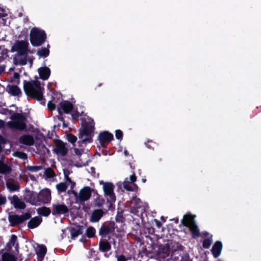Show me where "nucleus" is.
Wrapping results in <instances>:
<instances>
[{
    "label": "nucleus",
    "mask_w": 261,
    "mask_h": 261,
    "mask_svg": "<svg viewBox=\"0 0 261 261\" xmlns=\"http://www.w3.org/2000/svg\"><path fill=\"white\" fill-rule=\"evenodd\" d=\"M17 240V237L15 235H12L11 237V239H10V242H9V243L12 245H14L16 241Z\"/></svg>",
    "instance_id": "37998d69"
},
{
    "label": "nucleus",
    "mask_w": 261,
    "mask_h": 261,
    "mask_svg": "<svg viewBox=\"0 0 261 261\" xmlns=\"http://www.w3.org/2000/svg\"><path fill=\"white\" fill-rule=\"evenodd\" d=\"M30 203L33 205H38L41 202L40 200L39 195L36 192H32L28 198Z\"/></svg>",
    "instance_id": "b1692460"
},
{
    "label": "nucleus",
    "mask_w": 261,
    "mask_h": 261,
    "mask_svg": "<svg viewBox=\"0 0 261 261\" xmlns=\"http://www.w3.org/2000/svg\"><path fill=\"white\" fill-rule=\"evenodd\" d=\"M3 261H15L14 256L9 253H5L2 256Z\"/></svg>",
    "instance_id": "72a5a7b5"
},
{
    "label": "nucleus",
    "mask_w": 261,
    "mask_h": 261,
    "mask_svg": "<svg viewBox=\"0 0 261 261\" xmlns=\"http://www.w3.org/2000/svg\"><path fill=\"white\" fill-rule=\"evenodd\" d=\"M46 173L47 176H48L49 177H52L54 176V175H55V173H54V171L50 169L47 170L46 171Z\"/></svg>",
    "instance_id": "c03bdc74"
},
{
    "label": "nucleus",
    "mask_w": 261,
    "mask_h": 261,
    "mask_svg": "<svg viewBox=\"0 0 261 261\" xmlns=\"http://www.w3.org/2000/svg\"><path fill=\"white\" fill-rule=\"evenodd\" d=\"M130 204L132 207L131 211L134 213L138 212L139 209H141V211H145L147 207L146 203L141 201L139 198L137 197L132 199Z\"/></svg>",
    "instance_id": "9d476101"
},
{
    "label": "nucleus",
    "mask_w": 261,
    "mask_h": 261,
    "mask_svg": "<svg viewBox=\"0 0 261 261\" xmlns=\"http://www.w3.org/2000/svg\"><path fill=\"white\" fill-rule=\"evenodd\" d=\"M80 234V232L79 230H76L75 228H72L71 229V235L72 238H75L78 236Z\"/></svg>",
    "instance_id": "a19ab883"
},
{
    "label": "nucleus",
    "mask_w": 261,
    "mask_h": 261,
    "mask_svg": "<svg viewBox=\"0 0 261 261\" xmlns=\"http://www.w3.org/2000/svg\"><path fill=\"white\" fill-rule=\"evenodd\" d=\"M75 100L74 98L71 99V101L62 100L59 103L57 108L59 114H62V113L65 114L70 113L73 111L75 107Z\"/></svg>",
    "instance_id": "20e7f679"
},
{
    "label": "nucleus",
    "mask_w": 261,
    "mask_h": 261,
    "mask_svg": "<svg viewBox=\"0 0 261 261\" xmlns=\"http://www.w3.org/2000/svg\"><path fill=\"white\" fill-rule=\"evenodd\" d=\"M218 261H221V260H218Z\"/></svg>",
    "instance_id": "680f3d73"
},
{
    "label": "nucleus",
    "mask_w": 261,
    "mask_h": 261,
    "mask_svg": "<svg viewBox=\"0 0 261 261\" xmlns=\"http://www.w3.org/2000/svg\"><path fill=\"white\" fill-rule=\"evenodd\" d=\"M23 90L27 96L40 101V104L43 106L45 105V99L43 97L44 88L41 87L40 81H24Z\"/></svg>",
    "instance_id": "f257e3e1"
},
{
    "label": "nucleus",
    "mask_w": 261,
    "mask_h": 261,
    "mask_svg": "<svg viewBox=\"0 0 261 261\" xmlns=\"http://www.w3.org/2000/svg\"><path fill=\"white\" fill-rule=\"evenodd\" d=\"M124 154L125 156H127L128 155V152L126 150H124Z\"/></svg>",
    "instance_id": "5fc2aeb1"
},
{
    "label": "nucleus",
    "mask_w": 261,
    "mask_h": 261,
    "mask_svg": "<svg viewBox=\"0 0 261 261\" xmlns=\"http://www.w3.org/2000/svg\"><path fill=\"white\" fill-rule=\"evenodd\" d=\"M212 243V242L209 239H205L204 240L203 243V246L205 248H208L210 247Z\"/></svg>",
    "instance_id": "ea45409f"
},
{
    "label": "nucleus",
    "mask_w": 261,
    "mask_h": 261,
    "mask_svg": "<svg viewBox=\"0 0 261 261\" xmlns=\"http://www.w3.org/2000/svg\"><path fill=\"white\" fill-rule=\"evenodd\" d=\"M64 174L66 178V183L61 182L56 186L57 190L60 192L65 191L67 186H70V188L72 189L75 185L74 182H72L71 179L67 175L65 171Z\"/></svg>",
    "instance_id": "4468645a"
},
{
    "label": "nucleus",
    "mask_w": 261,
    "mask_h": 261,
    "mask_svg": "<svg viewBox=\"0 0 261 261\" xmlns=\"http://www.w3.org/2000/svg\"><path fill=\"white\" fill-rule=\"evenodd\" d=\"M14 155L22 159H26L27 158V154L22 152H15L14 153Z\"/></svg>",
    "instance_id": "e433bc0d"
},
{
    "label": "nucleus",
    "mask_w": 261,
    "mask_h": 261,
    "mask_svg": "<svg viewBox=\"0 0 261 261\" xmlns=\"http://www.w3.org/2000/svg\"><path fill=\"white\" fill-rule=\"evenodd\" d=\"M46 253V248L43 245H38L36 248V253L38 256V261H42Z\"/></svg>",
    "instance_id": "412c9836"
},
{
    "label": "nucleus",
    "mask_w": 261,
    "mask_h": 261,
    "mask_svg": "<svg viewBox=\"0 0 261 261\" xmlns=\"http://www.w3.org/2000/svg\"><path fill=\"white\" fill-rule=\"evenodd\" d=\"M4 126V122L0 120V128Z\"/></svg>",
    "instance_id": "864d4df0"
},
{
    "label": "nucleus",
    "mask_w": 261,
    "mask_h": 261,
    "mask_svg": "<svg viewBox=\"0 0 261 261\" xmlns=\"http://www.w3.org/2000/svg\"><path fill=\"white\" fill-rule=\"evenodd\" d=\"M127 259L123 255H120L117 256V261H126Z\"/></svg>",
    "instance_id": "de8ad7c7"
},
{
    "label": "nucleus",
    "mask_w": 261,
    "mask_h": 261,
    "mask_svg": "<svg viewBox=\"0 0 261 261\" xmlns=\"http://www.w3.org/2000/svg\"><path fill=\"white\" fill-rule=\"evenodd\" d=\"M92 189L89 187H85L82 188L79 193L74 192L76 200L77 202L88 200L91 197Z\"/></svg>",
    "instance_id": "6e6552de"
},
{
    "label": "nucleus",
    "mask_w": 261,
    "mask_h": 261,
    "mask_svg": "<svg viewBox=\"0 0 261 261\" xmlns=\"http://www.w3.org/2000/svg\"><path fill=\"white\" fill-rule=\"evenodd\" d=\"M113 139V134L107 131L100 133L98 136V139L102 146H103L105 143L109 142Z\"/></svg>",
    "instance_id": "dca6fc26"
},
{
    "label": "nucleus",
    "mask_w": 261,
    "mask_h": 261,
    "mask_svg": "<svg viewBox=\"0 0 261 261\" xmlns=\"http://www.w3.org/2000/svg\"><path fill=\"white\" fill-rule=\"evenodd\" d=\"M7 187L9 189V190L11 191H15L18 189V186L17 185H14L11 182H8L7 184Z\"/></svg>",
    "instance_id": "f704fd0d"
},
{
    "label": "nucleus",
    "mask_w": 261,
    "mask_h": 261,
    "mask_svg": "<svg viewBox=\"0 0 261 261\" xmlns=\"http://www.w3.org/2000/svg\"><path fill=\"white\" fill-rule=\"evenodd\" d=\"M37 213L40 215L47 216L50 214V210L48 207H42L37 209Z\"/></svg>",
    "instance_id": "c85d7f7f"
},
{
    "label": "nucleus",
    "mask_w": 261,
    "mask_h": 261,
    "mask_svg": "<svg viewBox=\"0 0 261 261\" xmlns=\"http://www.w3.org/2000/svg\"><path fill=\"white\" fill-rule=\"evenodd\" d=\"M6 91L13 96H19L22 94L21 89L17 85H8L7 86Z\"/></svg>",
    "instance_id": "f3484780"
},
{
    "label": "nucleus",
    "mask_w": 261,
    "mask_h": 261,
    "mask_svg": "<svg viewBox=\"0 0 261 261\" xmlns=\"http://www.w3.org/2000/svg\"><path fill=\"white\" fill-rule=\"evenodd\" d=\"M37 54L40 57H47L49 54V49L47 47H42L38 50Z\"/></svg>",
    "instance_id": "7c9ffc66"
},
{
    "label": "nucleus",
    "mask_w": 261,
    "mask_h": 261,
    "mask_svg": "<svg viewBox=\"0 0 261 261\" xmlns=\"http://www.w3.org/2000/svg\"><path fill=\"white\" fill-rule=\"evenodd\" d=\"M99 183L102 186L105 195L106 196L108 202L111 203L115 202L116 198L114 193V187L113 184L109 182H103L102 181H100Z\"/></svg>",
    "instance_id": "39448f33"
},
{
    "label": "nucleus",
    "mask_w": 261,
    "mask_h": 261,
    "mask_svg": "<svg viewBox=\"0 0 261 261\" xmlns=\"http://www.w3.org/2000/svg\"><path fill=\"white\" fill-rule=\"evenodd\" d=\"M30 62L32 63V60H30Z\"/></svg>",
    "instance_id": "bf43d9fd"
},
{
    "label": "nucleus",
    "mask_w": 261,
    "mask_h": 261,
    "mask_svg": "<svg viewBox=\"0 0 261 261\" xmlns=\"http://www.w3.org/2000/svg\"><path fill=\"white\" fill-rule=\"evenodd\" d=\"M222 245L220 242H217L213 247L212 251L215 257L219 256L221 253Z\"/></svg>",
    "instance_id": "393cba45"
},
{
    "label": "nucleus",
    "mask_w": 261,
    "mask_h": 261,
    "mask_svg": "<svg viewBox=\"0 0 261 261\" xmlns=\"http://www.w3.org/2000/svg\"><path fill=\"white\" fill-rule=\"evenodd\" d=\"M4 70H5V67L2 66H0V75L4 71Z\"/></svg>",
    "instance_id": "3c124183"
},
{
    "label": "nucleus",
    "mask_w": 261,
    "mask_h": 261,
    "mask_svg": "<svg viewBox=\"0 0 261 261\" xmlns=\"http://www.w3.org/2000/svg\"><path fill=\"white\" fill-rule=\"evenodd\" d=\"M11 171V168L0 160V173L7 174L10 173Z\"/></svg>",
    "instance_id": "cd10ccee"
},
{
    "label": "nucleus",
    "mask_w": 261,
    "mask_h": 261,
    "mask_svg": "<svg viewBox=\"0 0 261 261\" xmlns=\"http://www.w3.org/2000/svg\"><path fill=\"white\" fill-rule=\"evenodd\" d=\"M82 127L80 130L79 138L82 143L86 144L92 141L94 135V122L93 119L88 116L82 119Z\"/></svg>",
    "instance_id": "f03ea898"
},
{
    "label": "nucleus",
    "mask_w": 261,
    "mask_h": 261,
    "mask_svg": "<svg viewBox=\"0 0 261 261\" xmlns=\"http://www.w3.org/2000/svg\"><path fill=\"white\" fill-rule=\"evenodd\" d=\"M9 114H15V115H16V114H21L19 113L18 112H12L11 111H10V112H9ZM22 114H26L24 113H23Z\"/></svg>",
    "instance_id": "603ef678"
},
{
    "label": "nucleus",
    "mask_w": 261,
    "mask_h": 261,
    "mask_svg": "<svg viewBox=\"0 0 261 261\" xmlns=\"http://www.w3.org/2000/svg\"><path fill=\"white\" fill-rule=\"evenodd\" d=\"M115 136L117 139L121 140L123 136V133L120 130H116L115 132Z\"/></svg>",
    "instance_id": "79ce46f5"
},
{
    "label": "nucleus",
    "mask_w": 261,
    "mask_h": 261,
    "mask_svg": "<svg viewBox=\"0 0 261 261\" xmlns=\"http://www.w3.org/2000/svg\"><path fill=\"white\" fill-rule=\"evenodd\" d=\"M38 71L40 78L44 81L47 80L50 75V70L46 66L40 67Z\"/></svg>",
    "instance_id": "a211bd4d"
},
{
    "label": "nucleus",
    "mask_w": 261,
    "mask_h": 261,
    "mask_svg": "<svg viewBox=\"0 0 261 261\" xmlns=\"http://www.w3.org/2000/svg\"><path fill=\"white\" fill-rule=\"evenodd\" d=\"M6 201V199L5 197L0 196V205L5 203Z\"/></svg>",
    "instance_id": "09e8293b"
},
{
    "label": "nucleus",
    "mask_w": 261,
    "mask_h": 261,
    "mask_svg": "<svg viewBox=\"0 0 261 261\" xmlns=\"http://www.w3.org/2000/svg\"><path fill=\"white\" fill-rule=\"evenodd\" d=\"M99 247L103 251H108L110 249L111 246L107 242H100L99 243Z\"/></svg>",
    "instance_id": "473e14b6"
},
{
    "label": "nucleus",
    "mask_w": 261,
    "mask_h": 261,
    "mask_svg": "<svg viewBox=\"0 0 261 261\" xmlns=\"http://www.w3.org/2000/svg\"><path fill=\"white\" fill-rule=\"evenodd\" d=\"M42 221V219L41 218L38 217H35L32 218L28 223V227L30 228H34L37 227L41 222Z\"/></svg>",
    "instance_id": "bb28decb"
},
{
    "label": "nucleus",
    "mask_w": 261,
    "mask_h": 261,
    "mask_svg": "<svg viewBox=\"0 0 261 261\" xmlns=\"http://www.w3.org/2000/svg\"><path fill=\"white\" fill-rule=\"evenodd\" d=\"M1 140H3V138L1 137V136H0V142H2V141H1Z\"/></svg>",
    "instance_id": "13d9d810"
},
{
    "label": "nucleus",
    "mask_w": 261,
    "mask_h": 261,
    "mask_svg": "<svg viewBox=\"0 0 261 261\" xmlns=\"http://www.w3.org/2000/svg\"><path fill=\"white\" fill-rule=\"evenodd\" d=\"M13 77L14 79L17 80V83L19 84V74L17 72H14L13 74Z\"/></svg>",
    "instance_id": "49530a36"
},
{
    "label": "nucleus",
    "mask_w": 261,
    "mask_h": 261,
    "mask_svg": "<svg viewBox=\"0 0 261 261\" xmlns=\"http://www.w3.org/2000/svg\"><path fill=\"white\" fill-rule=\"evenodd\" d=\"M41 168L38 166H32L29 168V169L33 172H36L40 170Z\"/></svg>",
    "instance_id": "a18cd8bd"
},
{
    "label": "nucleus",
    "mask_w": 261,
    "mask_h": 261,
    "mask_svg": "<svg viewBox=\"0 0 261 261\" xmlns=\"http://www.w3.org/2000/svg\"><path fill=\"white\" fill-rule=\"evenodd\" d=\"M30 36L31 43L33 46H41L47 38L44 30L36 27L31 29Z\"/></svg>",
    "instance_id": "7ed1b4c3"
},
{
    "label": "nucleus",
    "mask_w": 261,
    "mask_h": 261,
    "mask_svg": "<svg viewBox=\"0 0 261 261\" xmlns=\"http://www.w3.org/2000/svg\"><path fill=\"white\" fill-rule=\"evenodd\" d=\"M103 215V212L101 210L94 211L91 215V221L92 222H97Z\"/></svg>",
    "instance_id": "a878e982"
},
{
    "label": "nucleus",
    "mask_w": 261,
    "mask_h": 261,
    "mask_svg": "<svg viewBox=\"0 0 261 261\" xmlns=\"http://www.w3.org/2000/svg\"><path fill=\"white\" fill-rule=\"evenodd\" d=\"M56 105L51 100L49 101L47 103V108L49 111H53L56 109Z\"/></svg>",
    "instance_id": "58836bf2"
},
{
    "label": "nucleus",
    "mask_w": 261,
    "mask_h": 261,
    "mask_svg": "<svg viewBox=\"0 0 261 261\" xmlns=\"http://www.w3.org/2000/svg\"><path fill=\"white\" fill-rule=\"evenodd\" d=\"M14 69H15V68H14V67H11V68H10V71H13V70H14Z\"/></svg>",
    "instance_id": "6e6d98bb"
},
{
    "label": "nucleus",
    "mask_w": 261,
    "mask_h": 261,
    "mask_svg": "<svg viewBox=\"0 0 261 261\" xmlns=\"http://www.w3.org/2000/svg\"><path fill=\"white\" fill-rule=\"evenodd\" d=\"M13 60L15 65H25L27 63L26 56L23 58L15 57L14 58Z\"/></svg>",
    "instance_id": "c756f323"
},
{
    "label": "nucleus",
    "mask_w": 261,
    "mask_h": 261,
    "mask_svg": "<svg viewBox=\"0 0 261 261\" xmlns=\"http://www.w3.org/2000/svg\"><path fill=\"white\" fill-rule=\"evenodd\" d=\"M68 212V207L64 204H55L53 205V215H64Z\"/></svg>",
    "instance_id": "2eb2a0df"
},
{
    "label": "nucleus",
    "mask_w": 261,
    "mask_h": 261,
    "mask_svg": "<svg viewBox=\"0 0 261 261\" xmlns=\"http://www.w3.org/2000/svg\"><path fill=\"white\" fill-rule=\"evenodd\" d=\"M142 181L143 182H145L146 181V179H142Z\"/></svg>",
    "instance_id": "4d7b16f0"
},
{
    "label": "nucleus",
    "mask_w": 261,
    "mask_h": 261,
    "mask_svg": "<svg viewBox=\"0 0 261 261\" xmlns=\"http://www.w3.org/2000/svg\"><path fill=\"white\" fill-rule=\"evenodd\" d=\"M19 141L23 144L32 145L34 143V139L33 137L30 135H24L19 138Z\"/></svg>",
    "instance_id": "5701e85b"
},
{
    "label": "nucleus",
    "mask_w": 261,
    "mask_h": 261,
    "mask_svg": "<svg viewBox=\"0 0 261 261\" xmlns=\"http://www.w3.org/2000/svg\"><path fill=\"white\" fill-rule=\"evenodd\" d=\"M136 180V177L135 175L130 176L129 178H126L125 180L122 183L119 182L117 185L120 187L123 184V188L127 191H133L136 187L134 182Z\"/></svg>",
    "instance_id": "9b49d317"
},
{
    "label": "nucleus",
    "mask_w": 261,
    "mask_h": 261,
    "mask_svg": "<svg viewBox=\"0 0 261 261\" xmlns=\"http://www.w3.org/2000/svg\"><path fill=\"white\" fill-rule=\"evenodd\" d=\"M169 246L168 244H165L160 246L159 254L162 258H165L169 255Z\"/></svg>",
    "instance_id": "aec40b11"
},
{
    "label": "nucleus",
    "mask_w": 261,
    "mask_h": 261,
    "mask_svg": "<svg viewBox=\"0 0 261 261\" xmlns=\"http://www.w3.org/2000/svg\"><path fill=\"white\" fill-rule=\"evenodd\" d=\"M54 151L58 155L63 156L66 154L68 148L64 143L58 140L56 142V146Z\"/></svg>",
    "instance_id": "ddd939ff"
},
{
    "label": "nucleus",
    "mask_w": 261,
    "mask_h": 261,
    "mask_svg": "<svg viewBox=\"0 0 261 261\" xmlns=\"http://www.w3.org/2000/svg\"><path fill=\"white\" fill-rule=\"evenodd\" d=\"M195 216L190 215H187L184 217L182 223L184 225L190 228L193 237H197L199 235V230L195 224Z\"/></svg>",
    "instance_id": "423d86ee"
},
{
    "label": "nucleus",
    "mask_w": 261,
    "mask_h": 261,
    "mask_svg": "<svg viewBox=\"0 0 261 261\" xmlns=\"http://www.w3.org/2000/svg\"><path fill=\"white\" fill-rule=\"evenodd\" d=\"M11 201L15 208L23 209L25 207L24 203L21 201L16 196H13Z\"/></svg>",
    "instance_id": "4be33fe9"
},
{
    "label": "nucleus",
    "mask_w": 261,
    "mask_h": 261,
    "mask_svg": "<svg viewBox=\"0 0 261 261\" xmlns=\"http://www.w3.org/2000/svg\"><path fill=\"white\" fill-rule=\"evenodd\" d=\"M83 152V150H79L78 149H75V153L76 155H80L82 154Z\"/></svg>",
    "instance_id": "8fccbe9b"
},
{
    "label": "nucleus",
    "mask_w": 261,
    "mask_h": 261,
    "mask_svg": "<svg viewBox=\"0 0 261 261\" xmlns=\"http://www.w3.org/2000/svg\"><path fill=\"white\" fill-rule=\"evenodd\" d=\"M28 42L21 40L16 41L11 48L12 52L17 51L19 56H23L27 54Z\"/></svg>",
    "instance_id": "1a4fd4ad"
},
{
    "label": "nucleus",
    "mask_w": 261,
    "mask_h": 261,
    "mask_svg": "<svg viewBox=\"0 0 261 261\" xmlns=\"http://www.w3.org/2000/svg\"><path fill=\"white\" fill-rule=\"evenodd\" d=\"M86 232L87 236L89 238H91L94 236L95 230L94 228L90 227L87 228Z\"/></svg>",
    "instance_id": "c9c22d12"
},
{
    "label": "nucleus",
    "mask_w": 261,
    "mask_h": 261,
    "mask_svg": "<svg viewBox=\"0 0 261 261\" xmlns=\"http://www.w3.org/2000/svg\"><path fill=\"white\" fill-rule=\"evenodd\" d=\"M73 114H84V107L79 105H76L75 104V107L74 109V113Z\"/></svg>",
    "instance_id": "2f4dec72"
},
{
    "label": "nucleus",
    "mask_w": 261,
    "mask_h": 261,
    "mask_svg": "<svg viewBox=\"0 0 261 261\" xmlns=\"http://www.w3.org/2000/svg\"><path fill=\"white\" fill-rule=\"evenodd\" d=\"M39 195L42 202L48 203L51 199L50 191L47 189L42 190Z\"/></svg>",
    "instance_id": "6ab92c4d"
},
{
    "label": "nucleus",
    "mask_w": 261,
    "mask_h": 261,
    "mask_svg": "<svg viewBox=\"0 0 261 261\" xmlns=\"http://www.w3.org/2000/svg\"><path fill=\"white\" fill-rule=\"evenodd\" d=\"M67 138L68 141L72 143H75L77 139L76 137L72 134L68 135L67 136Z\"/></svg>",
    "instance_id": "4c0bfd02"
},
{
    "label": "nucleus",
    "mask_w": 261,
    "mask_h": 261,
    "mask_svg": "<svg viewBox=\"0 0 261 261\" xmlns=\"http://www.w3.org/2000/svg\"><path fill=\"white\" fill-rule=\"evenodd\" d=\"M30 216L29 214H25L21 216L9 215L8 219L13 226L18 225L24 221L28 219Z\"/></svg>",
    "instance_id": "f8f14e48"
},
{
    "label": "nucleus",
    "mask_w": 261,
    "mask_h": 261,
    "mask_svg": "<svg viewBox=\"0 0 261 261\" xmlns=\"http://www.w3.org/2000/svg\"><path fill=\"white\" fill-rule=\"evenodd\" d=\"M47 47H49V44L47 45Z\"/></svg>",
    "instance_id": "052dcab7"
},
{
    "label": "nucleus",
    "mask_w": 261,
    "mask_h": 261,
    "mask_svg": "<svg viewBox=\"0 0 261 261\" xmlns=\"http://www.w3.org/2000/svg\"><path fill=\"white\" fill-rule=\"evenodd\" d=\"M8 125L12 128L23 129L25 127L24 118L22 115H12L11 120L8 122Z\"/></svg>",
    "instance_id": "0eeeda50"
}]
</instances>
